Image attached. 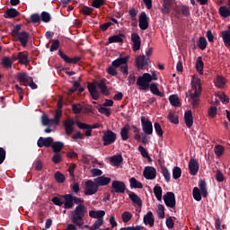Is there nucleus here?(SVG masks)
Listing matches in <instances>:
<instances>
[{"instance_id": "26", "label": "nucleus", "mask_w": 230, "mask_h": 230, "mask_svg": "<svg viewBox=\"0 0 230 230\" xmlns=\"http://www.w3.org/2000/svg\"><path fill=\"white\" fill-rule=\"evenodd\" d=\"M184 121L188 128H191V127H193V113L191 112V111H188L187 112H185Z\"/></svg>"}, {"instance_id": "15", "label": "nucleus", "mask_w": 230, "mask_h": 230, "mask_svg": "<svg viewBox=\"0 0 230 230\" xmlns=\"http://www.w3.org/2000/svg\"><path fill=\"white\" fill-rule=\"evenodd\" d=\"M16 40H19L20 44L22 46V48H26L28 46V40L30 39V33L26 31H22L18 36L14 38Z\"/></svg>"}, {"instance_id": "31", "label": "nucleus", "mask_w": 230, "mask_h": 230, "mask_svg": "<svg viewBox=\"0 0 230 230\" xmlns=\"http://www.w3.org/2000/svg\"><path fill=\"white\" fill-rule=\"evenodd\" d=\"M129 186L131 190H134V189L143 190V183L139 181H137V179L134 177L129 179Z\"/></svg>"}, {"instance_id": "35", "label": "nucleus", "mask_w": 230, "mask_h": 230, "mask_svg": "<svg viewBox=\"0 0 230 230\" xmlns=\"http://www.w3.org/2000/svg\"><path fill=\"white\" fill-rule=\"evenodd\" d=\"M199 189H200V192L201 195L204 199H206V197H208V183H206L205 180H200L199 183Z\"/></svg>"}, {"instance_id": "54", "label": "nucleus", "mask_w": 230, "mask_h": 230, "mask_svg": "<svg viewBox=\"0 0 230 230\" xmlns=\"http://www.w3.org/2000/svg\"><path fill=\"white\" fill-rule=\"evenodd\" d=\"M215 154L217 157H221V155H224V151L226 150V148L224 147V146L222 145H217L215 146Z\"/></svg>"}, {"instance_id": "46", "label": "nucleus", "mask_w": 230, "mask_h": 230, "mask_svg": "<svg viewBox=\"0 0 230 230\" xmlns=\"http://www.w3.org/2000/svg\"><path fill=\"white\" fill-rule=\"evenodd\" d=\"M219 15L224 17L225 19L230 17V10L227 6H221L219 7Z\"/></svg>"}, {"instance_id": "63", "label": "nucleus", "mask_w": 230, "mask_h": 230, "mask_svg": "<svg viewBox=\"0 0 230 230\" xmlns=\"http://www.w3.org/2000/svg\"><path fill=\"white\" fill-rule=\"evenodd\" d=\"M40 15H39V13H32L31 15V22H32L33 24L40 23Z\"/></svg>"}, {"instance_id": "44", "label": "nucleus", "mask_w": 230, "mask_h": 230, "mask_svg": "<svg viewBox=\"0 0 230 230\" xmlns=\"http://www.w3.org/2000/svg\"><path fill=\"white\" fill-rule=\"evenodd\" d=\"M154 193L157 200L159 201L163 200V188H161V186L155 185L154 187Z\"/></svg>"}, {"instance_id": "42", "label": "nucleus", "mask_w": 230, "mask_h": 230, "mask_svg": "<svg viewBox=\"0 0 230 230\" xmlns=\"http://www.w3.org/2000/svg\"><path fill=\"white\" fill-rule=\"evenodd\" d=\"M64 195H60L58 197L55 196L52 198L51 202H53V204L55 206H58L59 208H62V206H64Z\"/></svg>"}, {"instance_id": "43", "label": "nucleus", "mask_w": 230, "mask_h": 230, "mask_svg": "<svg viewBox=\"0 0 230 230\" xmlns=\"http://www.w3.org/2000/svg\"><path fill=\"white\" fill-rule=\"evenodd\" d=\"M111 163L114 164V166H119L123 163V156L121 155H113L111 157Z\"/></svg>"}, {"instance_id": "16", "label": "nucleus", "mask_w": 230, "mask_h": 230, "mask_svg": "<svg viewBox=\"0 0 230 230\" xmlns=\"http://www.w3.org/2000/svg\"><path fill=\"white\" fill-rule=\"evenodd\" d=\"M63 205L65 209H73L75 204L73 203V194L63 195Z\"/></svg>"}, {"instance_id": "53", "label": "nucleus", "mask_w": 230, "mask_h": 230, "mask_svg": "<svg viewBox=\"0 0 230 230\" xmlns=\"http://www.w3.org/2000/svg\"><path fill=\"white\" fill-rule=\"evenodd\" d=\"M121 218L124 224H127L128 222H130V220L132 219V213L125 211L122 213Z\"/></svg>"}, {"instance_id": "62", "label": "nucleus", "mask_w": 230, "mask_h": 230, "mask_svg": "<svg viewBox=\"0 0 230 230\" xmlns=\"http://www.w3.org/2000/svg\"><path fill=\"white\" fill-rule=\"evenodd\" d=\"M180 10L184 17H190V7L187 5H181Z\"/></svg>"}, {"instance_id": "41", "label": "nucleus", "mask_w": 230, "mask_h": 230, "mask_svg": "<svg viewBox=\"0 0 230 230\" xmlns=\"http://www.w3.org/2000/svg\"><path fill=\"white\" fill-rule=\"evenodd\" d=\"M169 102L172 107H181V101L179 100V96L175 94L170 95Z\"/></svg>"}, {"instance_id": "28", "label": "nucleus", "mask_w": 230, "mask_h": 230, "mask_svg": "<svg viewBox=\"0 0 230 230\" xmlns=\"http://www.w3.org/2000/svg\"><path fill=\"white\" fill-rule=\"evenodd\" d=\"M89 217H91V218H97V220L103 219L105 210H90Z\"/></svg>"}, {"instance_id": "7", "label": "nucleus", "mask_w": 230, "mask_h": 230, "mask_svg": "<svg viewBox=\"0 0 230 230\" xmlns=\"http://www.w3.org/2000/svg\"><path fill=\"white\" fill-rule=\"evenodd\" d=\"M125 190H127V185H125V182L121 181H112L111 190L112 195H116V193H125Z\"/></svg>"}, {"instance_id": "47", "label": "nucleus", "mask_w": 230, "mask_h": 230, "mask_svg": "<svg viewBox=\"0 0 230 230\" xmlns=\"http://www.w3.org/2000/svg\"><path fill=\"white\" fill-rule=\"evenodd\" d=\"M169 121L174 125H179V116L173 112H169L167 116Z\"/></svg>"}, {"instance_id": "33", "label": "nucleus", "mask_w": 230, "mask_h": 230, "mask_svg": "<svg viewBox=\"0 0 230 230\" xmlns=\"http://www.w3.org/2000/svg\"><path fill=\"white\" fill-rule=\"evenodd\" d=\"M51 148L54 154H60V152H62V148H64V142H61V141L53 142Z\"/></svg>"}, {"instance_id": "36", "label": "nucleus", "mask_w": 230, "mask_h": 230, "mask_svg": "<svg viewBox=\"0 0 230 230\" xmlns=\"http://www.w3.org/2000/svg\"><path fill=\"white\" fill-rule=\"evenodd\" d=\"M196 70L199 75H204V61H202V57H198L196 60Z\"/></svg>"}, {"instance_id": "6", "label": "nucleus", "mask_w": 230, "mask_h": 230, "mask_svg": "<svg viewBox=\"0 0 230 230\" xmlns=\"http://www.w3.org/2000/svg\"><path fill=\"white\" fill-rule=\"evenodd\" d=\"M98 183L93 180L85 181L84 195H94L98 193Z\"/></svg>"}, {"instance_id": "8", "label": "nucleus", "mask_w": 230, "mask_h": 230, "mask_svg": "<svg viewBox=\"0 0 230 230\" xmlns=\"http://www.w3.org/2000/svg\"><path fill=\"white\" fill-rule=\"evenodd\" d=\"M141 123H142V130L147 136H150L154 132V126L152 125V121L146 119L145 116L141 117Z\"/></svg>"}, {"instance_id": "24", "label": "nucleus", "mask_w": 230, "mask_h": 230, "mask_svg": "<svg viewBox=\"0 0 230 230\" xmlns=\"http://www.w3.org/2000/svg\"><path fill=\"white\" fill-rule=\"evenodd\" d=\"M128 198L133 202V204H135V206H137L138 208H143V200L137 194H136L135 192H130L128 194Z\"/></svg>"}, {"instance_id": "1", "label": "nucleus", "mask_w": 230, "mask_h": 230, "mask_svg": "<svg viewBox=\"0 0 230 230\" xmlns=\"http://www.w3.org/2000/svg\"><path fill=\"white\" fill-rule=\"evenodd\" d=\"M73 204H78V206L75 207L74 212L72 213L71 220L73 224H75L79 229H82L84 226V217H85V214L87 213V208H85V205L84 204V199L73 196Z\"/></svg>"}, {"instance_id": "48", "label": "nucleus", "mask_w": 230, "mask_h": 230, "mask_svg": "<svg viewBox=\"0 0 230 230\" xmlns=\"http://www.w3.org/2000/svg\"><path fill=\"white\" fill-rule=\"evenodd\" d=\"M198 48H199V49H201L202 51H204V49L208 48V40H206V38L199 37V42H198Z\"/></svg>"}, {"instance_id": "3", "label": "nucleus", "mask_w": 230, "mask_h": 230, "mask_svg": "<svg viewBox=\"0 0 230 230\" xmlns=\"http://www.w3.org/2000/svg\"><path fill=\"white\" fill-rule=\"evenodd\" d=\"M201 80L195 75L192 76L191 80V87L194 93L187 92L185 93L186 98H190L192 100V107L197 109L200 103V95L202 94V83Z\"/></svg>"}, {"instance_id": "29", "label": "nucleus", "mask_w": 230, "mask_h": 230, "mask_svg": "<svg viewBox=\"0 0 230 230\" xmlns=\"http://www.w3.org/2000/svg\"><path fill=\"white\" fill-rule=\"evenodd\" d=\"M122 37H125V34L119 33V35L111 36L108 39V42H109V44L122 43L123 42Z\"/></svg>"}, {"instance_id": "12", "label": "nucleus", "mask_w": 230, "mask_h": 230, "mask_svg": "<svg viewBox=\"0 0 230 230\" xmlns=\"http://www.w3.org/2000/svg\"><path fill=\"white\" fill-rule=\"evenodd\" d=\"M138 26L140 28V30H148V16H146V13L142 12L139 15V19H138Z\"/></svg>"}, {"instance_id": "25", "label": "nucleus", "mask_w": 230, "mask_h": 230, "mask_svg": "<svg viewBox=\"0 0 230 230\" xmlns=\"http://www.w3.org/2000/svg\"><path fill=\"white\" fill-rule=\"evenodd\" d=\"M221 37L223 39V42H224L226 48L230 49V26H228L227 31H221Z\"/></svg>"}, {"instance_id": "40", "label": "nucleus", "mask_w": 230, "mask_h": 230, "mask_svg": "<svg viewBox=\"0 0 230 230\" xmlns=\"http://www.w3.org/2000/svg\"><path fill=\"white\" fill-rule=\"evenodd\" d=\"M214 84L216 87L222 89V87L226 85V78H224V76L221 75H217L216 80H214Z\"/></svg>"}, {"instance_id": "30", "label": "nucleus", "mask_w": 230, "mask_h": 230, "mask_svg": "<svg viewBox=\"0 0 230 230\" xmlns=\"http://www.w3.org/2000/svg\"><path fill=\"white\" fill-rule=\"evenodd\" d=\"M149 89L152 93V94H155V96H160V98H163L164 96V93H161L159 91V87L157 86V84L152 83L149 84Z\"/></svg>"}, {"instance_id": "20", "label": "nucleus", "mask_w": 230, "mask_h": 230, "mask_svg": "<svg viewBox=\"0 0 230 230\" xmlns=\"http://www.w3.org/2000/svg\"><path fill=\"white\" fill-rule=\"evenodd\" d=\"M107 82L106 79H102L100 82H96V85L100 89L102 94L104 96H109L111 93L109 92V88H107V84H105Z\"/></svg>"}, {"instance_id": "19", "label": "nucleus", "mask_w": 230, "mask_h": 230, "mask_svg": "<svg viewBox=\"0 0 230 230\" xmlns=\"http://www.w3.org/2000/svg\"><path fill=\"white\" fill-rule=\"evenodd\" d=\"M189 172L190 175L199 173V162L195 158H191L189 162Z\"/></svg>"}, {"instance_id": "5", "label": "nucleus", "mask_w": 230, "mask_h": 230, "mask_svg": "<svg viewBox=\"0 0 230 230\" xmlns=\"http://www.w3.org/2000/svg\"><path fill=\"white\" fill-rule=\"evenodd\" d=\"M116 139H118L116 133L111 129H108L102 136V145L103 146H109V145H113V143H116Z\"/></svg>"}, {"instance_id": "21", "label": "nucleus", "mask_w": 230, "mask_h": 230, "mask_svg": "<svg viewBox=\"0 0 230 230\" xmlns=\"http://www.w3.org/2000/svg\"><path fill=\"white\" fill-rule=\"evenodd\" d=\"M87 87L93 100H100V94L98 90H96V84L93 83H88Z\"/></svg>"}, {"instance_id": "58", "label": "nucleus", "mask_w": 230, "mask_h": 230, "mask_svg": "<svg viewBox=\"0 0 230 230\" xmlns=\"http://www.w3.org/2000/svg\"><path fill=\"white\" fill-rule=\"evenodd\" d=\"M103 226V219L95 220L94 224L90 227V230H98Z\"/></svg>"}, {"instance_id": "55", "label": "nucleus", "mask_w": 230, "mask_h": 230, "mask_svg": "<svg viewBox=\"0 0 230 230\" xmlns=\"http://www.w3.org/2000/svg\"><path fill=\"white\" fill-rule=\"evenodd\" d=\"M21 28H22V24H17L14 29L12 30L11 35L15 39V37H19L21 34Z\"/></svg>"}, {"instance_id": "23", "label": "nucleus", "mask_w": 230, "mask_h": 230, "mask_svg": "<svg viewBox=\"0 0 230 230\" xmlns=\"http://www.w3.org/2000/svg\"><path fill=\"white\" fill-rule=\"evenodd\" d=\"M144 224L146 226H149L150 227H154V224H155V218H154V213L152 211H148L147 215L144 216Z\"/></svg>"}, {"instance_id": "39", "label": "nucleus", "mask_w": 230, "mask_h": 230, "mask_svg": "<svg viewBox=\"0 0 230 230\" xmlns=\"http://www.w3.org/2000/svg\"><path fill=\"white\" fill-rule=\"evenodd\" d=\"M192 197L194 200H197V202H200L202 200V192H200V190L199 189V187L193 188Z\"/></svg>"}, {"instance_id": "50", "label": "nucleus", "mask_w": 230, "mask_h": 230, "mask_svg": "<svg viewBox=\"0 0 230 230\" xmlns=\"http://www.w3.org/2000/svg\"><path fill=\"white\" fill-rule=\"evenodd\" d=\"M54 177H55V180L57 181V182H59V184H62L66 181V176L58 171L56 172Z\"/></svg>"}, {"instance_id": "59", "label": "nucleus", "mask_w": 230, "mask_h": 230, "mask_svg": "<svg viewBox=\"0 0 230 230\" xmlns=\"http://www.w3.org/2000/svg\"><path fill=\"white\" fill-rule=\"evenodd\" d=\"M218 110L216 106H211L208 111V116L211 119L215 118L217 114Z\"/></svg>"}, {"instance_id": "18", "label": "nucleus", "mask_w": 230, "mask_h": 230, "mask_svg": "<svg viewBox=\"0 0 230 230\" xmlns=\"http://www.w3.org/2000/svg\"><path fill=\"white\" fill-rule=\"evenodd\" d=\"M74 127H75V119H66L64 122V128H65L66 136H71V134H73V132H75Z\"/></svg>"}, {"instance_id": "60", "label": "nucleus", "mask_w": 230, "mask_h": 230, "mask_svg": "<svg viewBox=\"0 0 230 230\" xmlns=\"http://www.w3.org/2000/svg\"><path fill=\"white\" fill-rule=\"evenodd\" d=\"M105 4V0H93L92 6L93 8H102Z\"/></svg>"}, {"instance_id": "51", "label": "nucleus", "mask_w": 230, "mask_h": 230, "mask_svg": "<svg viewBox=\"0 0 230 230\" xmlns=\"http://www.w3.org/2000/svg\"><path fill=\"white\" fill-rule=\"evenodd\" d=\"M40 20L43 22H51V14L49 13L43 11L40 14Z\"/></svg>"}, {"instance_id": "49", "label": "nucleus", "mask_w": 230, "mask_h": 230, "mask_svg": "<svg viewBox=\"0 0 230 230\" xmlns=\"http://www.w3.org/2000/svg\"><path fill=\"white\" fill-rule=\"evenodd\" d=\"M2 64H3L4 67H5L6 69H10L12 67V66L13 65V61H12V59H10V58L4 57L2 59Z\"/></svg>"}, {"instance_id": "14", "label": "nucleus", "mask_w": 230, "mask_h": 230, "mask_svg": "<svg viewBox=\"0 0 230 230\" xmlns=\"http://www.w3.org/2000/svg\"><path fill=\"white\" fill-rule=\"evenodd\" d=\"M149 58L145 57V55H140L136 58V66L137 69H145L148 66Z\"/></svg>"}, {"instance_id": "9", "label": "nucleus", "mask_w": 230, "mask_h": 230, "mask_svg": "<svg viewBox=\"0 0 230 230\" xmlns=\"http://www.w3.org/2000/svg\"><path fill=\"white\" fill-rule=\"evenodd\" d=\"M164 202L167 208L173 209V208L176 206L175 193L166 192V194L164 195Z\"/></svg>"}, {"instance_id": "52", "label": "nucleus", "mask_w": 230, "mask_h": 230, "mask_svg": "<svg viewBox=\"0 0 230 230\" xmlns=\"http://www.w3.org/2000/svg\"><path fill=\"white\" fill-rule=\"evenodd\" d=\"M170 12H172V4L164 2L162 5V13H164V15H168Z\"/></svg>"}, {"instance_id": "17", "label": "nucleus", "mask_w": 230, "mask_h": 230, "mask_svg": "<svg viewBox=\"0 0 230 230\" xmlns=\"http://www.w3.org/2000/svg\"><path fill=\"white\" fill-rule=\"evenodd\" d=\"M59 57L66 62V64H76L77 62H80L82 60V58L75 57V58H69L67 55H66L62 50H59L58 52Z\"/></svg>"}, {"instance_id": "45", "label": "nucleus", "mask_w": 230, "mask_h": 230, "mask_svg": "<svg viewBox=\"0 0 230 230\" xmlns=\"http://www.w3.org/2000/svg\"><path fill=\"white\" fill-rule=\"evenodd\" d=\"M181 175H182V170L179 166H174L172 168V178L177 181V179H181Z\"/></svg>"}, {"instance_id": "11", "label": "nucleus", "mask_w": 230, "mask_h": 230, "mask_svg": "<svg viewBox=\"0 0 230 230\" xmlns=\"http://www.w3.org/2000/svg\"><path fill=\"white\" fill-rule=\"evenodd\" d=\"M53 137H40L37 141V146H39V148H43V146H45L46 148H49V146L53 145Z\"/></svg>"}, {"instance_id": "4", "label": "nucleus", "mask_w": 230, "mask_h": 230, "mask_svg": "<svg viewBox=\"0 0 230 230\" xmlns=\"http://www.w3.org/2000/svg\"><path fill=\"white\" fill-rule=\"evenodd\" d=\"M152 77H150L149 73H144L142 75L138 76L137 80V85L139 91H148V89H150Z\"/></svg>"}, {"instance_id": "64", "label": "nucleus", "mask_w": 230, "mask_h": 230, "mask_svg": "<svg viewBox=\"0 0 230 230\" xmlns=\"http://www.w3.org/2000/svg\"><path fill=\"white\" fill-rule=\"evenodd\" d=\"M157 216L159 218H164V206L158 205Z\"/></svg>"}, {"instance_id": "37", "label": "nucleus", "mask_w": 230, "mask_h": 230, "mask_svg": "<svg viewBox=\"0 0 230 230\" xmlns=\"http://www.w3.org/2000/svg\"><path fill=\"white\" fill-rule=\"evenodd\" d=\"M60 118H62V111H57L54 119H49V125H60Z\"/></svg>"}, {"instance_id": "27", "label": "nucleus", "mask_w": 230, "mask_h": 230, "mask_svg": "<svg viewBox=\"0 0 230 230\" xmlns=\"http://www.w3.org/2000/svg\"><path fill=\"white\" fill-rule=\"evenodd\" d=\"M21 13L17 11L15 8L7 9L4 14L5 19H15V17H19Z\"/></svg>"}, {"instance_id": "61", "label": "nucleus", "mask_w": 230, "mask_h": 230, "mask_svg": "<svg viewBox=\"0 0 230 230\" xmlns=\"http://www.w3.org/2000/svg\"><path fill=\"white\" fill-rule=\"evenodd\" d=\"M98 111L100 112V114H104V116H106L107 118L111 117V109L109 108L101 107L98 108Z\"/></svg>"}, {"instance_id": "10", "label": "nucleus", "mask_w": 230, "mask_h": 230, "mask_svg": "<svg viewBox=\"0 0 230 230\" xmlns=\"http://www.w3.org/2000/svg\"><path fill=\"white\" fill-rule=\"evenodd\" d=\"M143 175L147 181H154L157 177V171L155 167L146 166L144 169Z\"/></svg>"}, {"instance_id": "32", "label": "nucleus", "mask_w": 230, "mask_h": 230, "mask_svg": "<svg viewBox=\"0 0 230 230\" xmlns=\"http://www.w3.org/2000/svg\"><path fill=\"white\" fill-rule=\"evenodd\" d=\"M95 182L97 183V186L100 188V186H107V184H110L111 178L101 176L95 179Z\"/></svg>"}, {"instance_id": "22", "label": "nucleus", "mask_w": 230, "mask_h": 230, "mask_svg": "<svg viewBox=\"0 0 230 230\" xmlns=\"http://www.w3.org/2000/svg\"><path fill=\"white\" fill-rule=\"evenodd\" d=\"M17 80L20 82V84H22L23 85H26V84H30L33 81V78L26 73H19L17 75Z\"/></svg>"}, {"instance_id": "34", "label": "nucleus", "mask_w": 230, "mask_h": 230, "mask_svg": "<svg viewBox=\"0 0 230 230\" xmlns=\"http://www.w3.org/2000/svg\"><path fill=\"white\" fill-rule=\"evenodd\" d=\"M16 59L19 60V63L22 66H28L30 62V59H28V56L24 52H19Z\"/></svg>"}, {"instance_id": "2", "label": "nucleus", "mask_w": 230, "mask_h": 230, "mask_svg": "<svg viewBox=\"0 0 230 230\" xmlns=\"http://www.w3.org/2000/svg\"><path fill=\"white\" fill-rule=\"evenodd\" d=\"M128 56L124 58H119L111 62V66L107 68V73L111 76H118V69L120 67V73H122L123 77L127 78L128 76Z\"/></svg>"}, {"instance_id": "56", "label": "nucleus", "mask_w": 230, "mask_h": 230, "mask_svg": "<svg viewBox=\"0 0 230 230\" xmlns=\"http://www.w3.org/2000/svg\"><path fill=\"white\" fill-rule=\"evenodd\" d=\"M83 109H84V107L80 103L72 104V111H73L74 114H80L82 112Z\"/></svg>"}, {"instance_id": "57", "label": "nucleus", "mask_w": 230, "mask_h": 230, "mask_svg": "<svg viewBox=\"0 0 230 230\" xmlns=\"http://www.w3.org/2000/svg\"><path fill=\"white\" fill-rule=\"evenodd\" d=\"M162 173L166 181V182H170L172 179V175L170 174V172L168 171V168L162 167Z\"/></svg>"}, {"instance_id": "13", "label": "nucleus", "mask_w": 230, "mask_h": 230, "mask_svg": "<svg viewBox=\"0 0 230 230\" xmlns=\"http://www.w3.org/2000/svg\"><path fill=\"white\" fill-rule=\"evenodd\" d=\"M131 41L133 42V51H139L141 49V37H139V34L133 32L131 34Z\"/></svg>"}, {"instance_id": "38", "label": "nucleus", "mask_w": 230, "mask_h": 230, "mask_svg": "<svg viewBox=\"0 0 230 230\" xmlns=\"http://www.w3.org/2000/svg\"><path fill=\"white\" fill-rule=\"evenodd\" d=\"M130 130V126L126 125L120 130V137L122 141H127L128 139V132Z\"/></svg>"}]
</instances>
